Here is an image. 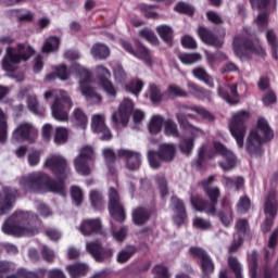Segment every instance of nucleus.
<instances>
[{
  "instance_id": "nucleus-34",
  "label": "nucleus",
  "mask_w": 278,
  "mask_h": 278,
  "mask_svg": "<svg viewBox=\"0 0 278 278\" xmlns=\"http://www.w3.org/2000/svg\"><path fill=\"white\" fill-rule=\"evenodd\" d=\"M91 55L94 60H108L110 48L103 43H96L91 48Z\"/></svg>"
},
{
  "instance_id": "nucleus-30",
  "label": "nucleus",
  "mask_w": 278,
  "mask_h": 278,
  "mask_svg": "<svg viewBox=\"0 0 278 278\" xmlns=\"http://www.w3.org/2000/svg\"><path fill=\"white\" fill-rule=\"evenodd\" d=\"M66 270L71 278H81L86 277L89 267L86 263H74L66 266Z\"/></svg>"
},
{
  "instance_id": "nucleus-64",
  "label": "nucleus",
  "mask_w": 278,
  "mask_h": 278,
  "mask_svg": "<svg viewBox=\"0 0 278 278\" xmlns=\"http://www.w3.org/2000/svg\"><path fill=\"white\" fill-rule=\"evenodd\" d=\"M40 151L33 150L28 153L27 162L29 166H38L40 164Z\"/></svg>"
},
{
  "instance_id": "nucleus-56",
  "label": "nucleus",
  "mask_w": 278,
  "mask_h": 278,
  "mask_svg": "<svg viewBox=\"0 0 278 278\" xmlns=\"http://www.w3.org/2000/svg\"><path fill=\"white\" fill-rule=\"evenodd\" d=\"M166 92L168 97L188 98V92L177 85H169Z\"/></svg>"
},
{
  "instance_id": "nucleus-3",
  "label": "nucleus",
  "mask_w": 278,
  "mask_h": 278,
  "mask_svg": "<svg viewBox=\"0 0 278 278\" xmlns=\"http://www.w3.org/2000/svg\"><path fill=\"white\" fill-rule=\"evenodd\" d=\"M275 134L268 125V122L264 118H258L257 127L252 129L245 140V151L254 157H261L264 155V142L273 140Z\"/></svg>"
},
{
  "instance_id": "nucleus-27",
  "label": "nucleus",
  "mask_w": 278,
  "mask_h": 278,
  "mask_svg": "<svg viewBox=\"0 0 278 278\" xmlns=\"http://www.w3.org/2000/svg\"><path fill=\"white\" fill-rule=\"evenodd\" d=\"M172 205L174 206V212L176 214L174 223L176 225H184L186 220V206H184V202L177 197H172Z\"/></svg>"
},
{
  "instance_id": "nucleus-38",
  "label": "nucleus",
  "mask_w": 278,
  "mask_h": 278,
  "mask_svg": "<svg viewBox=\"0 0 278 278\" xmlns=\"http://www.w3.org/2000/svg\"><path fill=\"white\" fill-rule=\"evenodd\" d=\"M75 170L79 175L88 176L92 172L90 165H88V159H81V156H76L74 160Z\"/></svg>"
},
{
  "instance_id": "nucleus-1",
  "label": "nucleus",
  "mask_w": 278,
  "mask_h": 278,
  "mask_svg": "<svg viewBox=\"0 0 278 278\" xmlns=\"http://www.w3.org/2000/svg\"><path fill=\"white\" fill-rule=\"evenodd\" d=\"M45 166L55 175L60 182L52 180L49 175L42 172H33L22 176L18 184L25 192H34L36 194H42L43 192H53L54 194H61L66 197V187L64 186V179L71 175V168L66 164V159L60 154H52L45 162Z\"/></svg>"
},
{
  "instance_id": "nucleus-42",
  "label": "nucleus",
  "mask_w": 278,
  "mask_h": 278,
  "mask_svg": "<svg viewBox=\"0 0 278 278\" xmlns=\"http://www.w3.org/2000/svg\"><path fill=\"white\" fill-rule=\"evenodd\" d=\"M267 42L271 49V55L274 58V60L278 59L277 55V49H278V42H277V35L275 34V30L273 29H267L265 33Z\"/></svg>"
},
{
  "instance_id": "nucleus-46",
  "label": "nucleus",
  "mask_w": 278,
  "mask_h": 278,
  "mask_svg": "<svg viewBox=\"0 0 278 278\" xmlns=\"http://www.w3.org/2000/svg\"><path fill=\"white\" fill-rule=\"evenodd\" d=\"M135 254L136 247L129 245L117 254V262L119 264H125V262H128L131 257H134Z\"/></svg>"
},
{
  "instance_id": "nucleus-21",
  "label": "nucleus",
  "mask_w": 278,
  "mask_h": 278,
  "mask_svg": "<svg viewBox=\"0 0 278 278\" xmlns=\"http://www.w3.org/2000/svg\"><path fill=\"white\" fill-rule=\"evenodd\" d=\"M117 157L126 159V168H128V170H138L140 164H142V156L140 153L131 150L119 149L117 151Z\"/></svg>"
},
{
  "instance_id": "nucleus-22",
  "label": "nucleus",
  "mask_w": 278,
  "mask_h": 278,
  "mask_svg": "<svg viewBox=\"0 0 278 278\" xmlns=\"http://www.w3.org/2000/svg\"><path fill=\"white\" fill-rule=\"evenodd\" d=\"M91 129L94 134H101L100 140H112V132L105 126V116L96 114L91 118Z\"/></svg>"
},
{
  "instance_id": "nucleus-5",
  "label": "nucleus",
  "mask_w": 278,
  "mask_h": 278,
  "mask_svg": "<svg viewBox=\"0 0 278 278\" xmlns=\"http://www.w3.org/2000/svg\"><path fill=\"white\" fill-rule=\"evenodd\" d=\"M34 55V48L30 46H24L20 43L17 49L12 47L7 48L5 55L2 59V68L7 73H14L16 65L21 64V61L27 62Z\"/></svg>"
},
{
  "instance_id": "nucleus-10",
  "label": "nucleus",
  "mask_w": 278,
  "mask_h": 278,
  "mask_svg": "<svg viewBox=\"0 0 278 278\" xmlns=\"http://www.w3.org/2000/svg\"><path fill=\"white\" fill-rule=\"evenodd\" d=\"M276 195L277 193L275 192V190H271L265 198L264 212L266 215V219L262 225V231L264 233H268V231H270V229L273 228V218L277 216L278 202Z\"/></svg>"
},
{
  "instance_id": "nucleus-16",
  "label": "nucleus",
  "mask_w": 278,
  "mask_h": 278,
  "mask_svg": "<svg viewBox=\"0 0 278 278\" xmlns=\"http://www.w3.org/2000/svg\"><path fill=\"white\" fill-rule=\"evenodd\" d=\"M134 112V101L129 98H125L118 108V112L112 114L113 123H121L122 125H127L129 123V117Z\"/></svg>"
},
{
  "instance_id": "nucleus-31",
  "label": "nucleus",
  "mask_w": 278,
  "mask_h": 278,
  "mask_svg": "<svg viewBox=\"0 0 278 278\" xmlns=\"http://www.w3.org/2000/svg\"><path fill=\"white\" fill-rule=\"evenodd\" d=\"M164 116L162 115H153L148 122V130L151 136H157L162 131V127H164Z\"/></svg>"
},
{
  "instance_id": "nucleus-11",
  "label": "nucleus",
  "mask_w": 278,
  "mask_h": 278,
  "mask_svg": "<svg viewBox=\"0 0 278 278\" xmlns=\"http://www.w3.org/2000/svg\"><path fill=\"white\" fill-rule=\"evenodd\" d=\"M213 147L216 151V153H219L222 157H224V161H220L218 163V166L224 170L225 173L229 170H233L236 168V164H238V159L236 157V154L227 147H225L223 143L216 141L213 143Z\"/></svg>"
},
{
  "instance_id": "nucleus-44",
  "label": "nucleus",
  "mask_w": 278,
  "mask_h": 278,
  "mask_svg": "<svg viewBox=\"0 0 278 278\" xmlns=\"http://www.w3.org/2000/svg\"><path fill=\"white\" fill-rule=\"evenodd\" d=\"M89 201L92 207H101V205L105 203L103 193L97 189H93L89 192Z\"/></svg>"
},
{
  "instance_id": "nucleus-4",
  "label": "nucleus",
  "mask_w": 278,
  "mask_h": 278,
  "mask_svg": "<svg viewBox=\"0 0 278 278\" xmlns=\"http://www.w3.org/2000/svg\"><path fill=\"white\" fill-rule=\"evenodd\" d=\"M43 97L45 99H51V97H54V101L51 104V113L55 121H60L61 123L68 121V112L66 110H71V108H73V100L66 91L49 90L45 92Z\"/></svg>"
},
{
  "instance_id": "nucleus-13",
  "label": "nucleus",
  "mask_w": 278,
  "mask_h": 278,
  "mask_svg": "<svg viewBox=\"0 0 278 278\" xmlns=\"http://www.w3.org/2000/svg\"><path fill=\"white\" fill-rule=\"evenodd\" d=\"M37 136L38 131L34 125L23 122L15 128L12 138L15 142H23L24 140H27V142H35Z\"/></svg>"
},
{
  "instance_id": "nucleus-2",
  "label": "nucleus",
  "mask_w": 278,
  "mask_h": 278,
  "mask_svg": "<svg viewBox=\"0 0 278 278\" xmlns=\"http://www.w3.org/2000/svg\"><path fill=\"white\" fill-rule=\"evenodd\" d=\"M31 225H40L38 216L23 211H16L2 225V231L7 236H36L38 227Z\"/></svg>"
},
{
  "instance_id": "nucleus-26",
  "label": "nucleus",
  "mask_w": 278,
  "mask_h": 278,
  "mask_svg": "<svg viewBox=\"0 0 278 278\" xmlns=\"http://www.w3.org/2000/svg\"><path fill=\"white\" fill-rule=\"evenodd\" d=\"M197 34L205 45H210L211 47H223V40L216 38V36H214L210 29L200 26Z\"/></svg>"
},
{
  "instance_id": "nucleus-37",
  "label": "nucleus",
  "mask_w": 278,
  "mask_h": 278,
  "mask_svg": "<svg viewBox=\"0 0 278 278\" xmlns=\"http://www.w3.org/2000/svg\"><path fill=\"white\" fill-rule=\"evenodd\" d=\"M72 121L75 123V125H78L83 129H85V127H87L88 125V116L80 108H76L73 110Z\"/></svg>"
},
{
  "instance_id": "nucleus-52",
  "label": "nucleus",
  "mask_w": 278,
  "mask_h": 278,
  "mask_svg": "<svg viewBox=\"0 0 278 278\" xmlns=\"http://www.w3.org/2000/svg\"><path fill=\"white\" fill-rule=\"evenodd\" d=\"M178 58L182 64H197V62H200L201 55L199 53H180L178 54Z\"/></svg>"
},
{
  "instance_id": "nucleus-47",
  "label": "nucleus",
  "mask_w": 278,
  "mask_h": 278,
  "mask_svg": "<svg viewBox=\"0 0 278 278\" xmlns=\"http://www.w3.org/2000/svg\"><path fill=\"white\" fill-rule=\"evenodd\" d=\"M200 263L203 273L202 278H210L207 277V275H212V273H214V262L212 261L210 255H207L206 257L202 258Z\"/></svg>"
},
{
  "instance_id": "nucleus-17",
  "label": "nucleus",
  "mask_w": 278,
  "mask_h": 278,
  "mask_svg": "<svg viewBox=\"0 0 278 278\" xmlns=\"http://www.w3.org/2000/svg\"><path fill=\"white\" fill-rule=\"evenodd\" d=\"M86 251L89 253L96 262H105L114 255L112 249H103L99 241H90L86 243Z\"/></svg>"
},
{
  "instance_id": "nucleus-51",
  "label": "nucleus",
  "mask_w": 278,
  "mask_h": 278,
  "mask_svg": "<svg viewBox=\"0 0 278 278\" xmlns=\"http://www.w3.org/2000/svg\"><path fill=\"white\" fill-rule=\"evenodd\" d=\"M249 264H250V277L251 278H260V274L257 273V252L252 251L249 255Z\"/></svg>"
},
{
  "instance_id": "nucleus-15",
  "label": "nucleus",
  "mask_w": 278,
  "mask_h": 278,
  "mask_svg": "<svg viewBox=\"0 0 278 278\" xmlns=\"http://www.w3.org/2000/svg\"><path fill=\"white\" fill-rule=\"evenodd\" d=\"M18 199V190L10 187H5L0 194V216H4L8 212L14 207V201Z\"/></svg>"
},
{
  "instance_id": "nucleus-50",
  "label": "nucleus",
  "mask_w": 278,
  "mask_h": 278,
  "mask_svg": "<svg viewBox=\"0 0 278 278\" xmlns=\"http://www.w3.org/2000/svg\"><path fill=\"white\" fill-rule=\"evenodd\" d=\"M223 185L226 188H233L236 187V190H240V188H242V186H244V178L242 177H237L235 180L233 178H229L227 176L223 177Z\"/></svg>"
},
{
  "instance_id": "nucleus-41",
  "label": "nucleus",
  "mask_w": 278,
  "mask_h": 278,
  "mask_svg": "<svg viewBox=\"0 0 278 278\" xmlns=\"http://www.w3.org/2000/svg\"><path fill=\"white\" fill-rule=\"evenodd\" d=\"M156 33L166 42V45H173V28L168 25H161L156 27Z\"/></svg>"
},
{
  "instance_id": "nucleus-28",
  "label": "nucleus",
  "mask_w": 278,
  "mask_h": 278,
  "mask_svg": "<svg viewBox=\"0 0 278 278\" xmlns=\"http://www.w3.org/2000/svg\"><path fill=\"white\" fill-rule=\"evenodd\" d=\"M151 218V211L144 206H138L132 211V223L139 227L146 225Z\"/></svg>"
},
{
  "instance_id": "nucleus-60",
  "label": "nucleus",
  "mask_w": 278,
  "mask_h": 278,
  "mask_svg": "<svg viewBox=\"0 0 278 278\" xmlns=\"http://www.w3.org/2000/svg\"><path fill=\"white\" fill-rule=\"evenodd\" d=\"M71 194L75 205H81V201H84V191H81V188L77 186L72 187Z\"/></svg>"
},
{
  "instance_id": "nucleus-29",
  "label": "nucleus",
  "mask_w": 278,
  "mask_h": 278,
  "mask_svg": "<svg viewBox=\"0 0 278 278\" xmlns=\"http://www.w3.org/2000/svg\"><path fill=\"white\" fill-rule=\"evenodd\" d=\"M228 266H229L230 270L233 273L235 278H244L242 276V264H240L238 258H236L233 256H229L228 257ZM218 278H229V277H227V270H222L219 273Z\"/></svg>"
},
{
  "instance_id": "nucleus-58",
  "label": "nucleus",
  "mask_w": 278,
  "mask_h": 278,
  "mask_svg": "<svg viewBox=\"0 0 278 278\" xmlns=\"http://www.w3.org/2000/svg\"><path fill=\"white\" fill-rule=\"evenodd\" d=\"M236 229H237V232L235 236H237V238H243L247 231H249V222H247V219L237 220Z\"/></svg>"
},
{
  "instance_id": "nucleus-55",
  "label": "nucleus",
  "mask_w": 278,
  "mask_h": 278,
  "mask_svg": "<svg viewBox=\"0 0 278 278\" xmlns=\"http://www.w3.org/2000/svg\"><path fill=\"white\" fill-rule=\"evenodd\" d=\"M250 207L251 200L247 195L241 197L237 203V212H239V214H247Z\"/></svg>"
},
{
  "instance_id": "nucleus-24",
  "label": "nucleus",
  "mask_w": 278,
  "mask_h": 278,
  "mask_svg": "<svg viewBox=\"0 0 278 278\" xmlns=\"http://www.w3.org/2000/svg\"><path fill=\"white\" fill-rule=\"evenodd\" d=\"M122 46L127 51V53H130V55H134L135 58H139V60H143L144 63L148 66H151L153 64V59H151V52H149V49L146 47L139 48V53L134 50V47L130 46L127 41H122Z\"/></svg>"
},
{
  "instance_id": "nucleus-6",
  "label": "nucleus",
  "mask_w": 278,
  "mask_h": 278,
  "mask_svg": "<svg viewBox=\"0 0 278 278\" xmlns=\"http://www.w3.org/2000/svg\"><path fill=\"white\" fill-rule=\"evenodd\" d=\"M71 72L75 73L76 77L79 79V91L86 101L89 103H101V94L90 86V71L81 66L79 63H74L71 66Z\"/></svg>"
},
{
  "instance_id": "nucleus-19",
  "label": "nucleus",
  "mask_w": 278,
  "mask_h": 278,
  "mask_svg": "<svg viewBox=\"0 0 278 278\" xmlns=\"http://www.w3.org/2000/svg\"><path fill=\"white\" fill-rule=\"evenodd\" d=\"M78 231H80V233L87 238L97 236V233L105 236V231H103V225H101V219L99 218L84 219L78 227Z\"/></svg>"
},
{
  "instance_id": "nucleus-61",
  "label": "nucleus",
  "mask_w": 278,
  "mask_h": 278,
  "mask_svg": "<svg viewBox=\"0 0 278 278\" xmlns=\"http://www.w3.org/2000/svg\"><path fill=\"white\" fill-rule=\"evenodd\" d=\"M150 99L152 103H160L162 101V90H160L157 85L150 86Z\"/></svg>"
},
{
  "instance_id": "nucleus-33",
  "label": "nucleus",
  "mask_w": 278,
  "mask_h": 278,
  "mask_svg": "<svg viewBox=\"0 0 278 278\" xmlns=\"http://www.w3.org/2000/svg\"><path fill=\"white\" fill-rule=\"evenodd\" d=\"M187 88L189 90V94L197 97V99H212V91L203 89L194 83H188Z\"/></svg>"
},
{
  "instance_id": "nucleus-8",
  "label": "nucleus",
  "mask_w": 278,
  "mask_h": 278,
  "mask_svg": "<svg viewBox=\"0 0 278 278\" xmlns=\"http://www.w3.org/2000/svg\"><path fill=\"white\" fill-rule=\"evenodd\" d=\"M177 153V147L173 143H163L160 146L159 153L148 152V160L151 168H160V162H173Z\"/></svg>"
},
{
  "instance_id": "nucleus-36",
  "label": "nucleus",
  "mask_w": 278,
  "mask_h": 278,
  "mask_svg": "<svg viewBox=\"0 0 278 278\" xmlns=\"http://www.w3.org/2000/svg\"><path fill=\"white\" fill-rule=\"evenodd\" d=\"M164 134L168 138H181V132H179V127L177 123L172 118H167L164 122Z\"/></svg>"
},
{
  "instance_id": "nucleus-62",
  "label": "nucleus",
  "mask_w": 278,
  "mask_h": 278,
  "mask_svg": "<svg viewBox=\"0 0 278 278\" xmlns=\"http://www.w3.org/2000/svg\"><path fill=\"white\" fill-rule=\"evenodd\" d=\"M254 23L258 29H266L268 27V14L260 13L254 20Z\"/></svg>"
},
{
  "instance_id": "nucleus-63",
  "label": "nucleus",
  "mask_w": 278,
  "mask_h": 278,
  "mask_svg": "<svg viewBox=\"0 0 278 278\" xmlns=\"http://www.w3.org/2000/svg\"><path fill=\"white\" fill-rule=\"evenodd\" d=\"M128 233L129 228L127 226H122L118 230L113 231V238L116 242H123Z\"/></svg>"
},
{
  "instance_id": "nucleus-18",
  "label": "nucleus",
  "mask_w": 278,
  "mask_h": 278,
  "mask_svg": "<svg viewBox=\"0 0 278 278\" xmlns=\"http://www.w3.org/2000/svg\"><path fill=\"white\" fill-rule=\"evenodd\" d=\"M175 116L179 127L185 131H188V134L191 135V138L193 139V141H194V138L205 137V130L190 123V121H188V117L186 116V113L177 112Z\"/></svg>"
},
{
  "instance_id": "nucleus-7",
  "label": "nucleus",
  "mask_w": 278,
  "mask_h": 278,
  "mask_svg": "<svg viewBox=\"0 0 278 278\" xmlns=\"http://www.w3.org/2000/svg\"><path fill=\"white\" fill-rule=\"evenodd\" d=\"M251 114L249 111H239L232 114V117L228 124L229 131L235 138L239 149L244 148V136H247V122Z\"/></svg>"
},
{
  "instance_id": "nucleus-40",
  "label": "nucleus",
  "mask_w": 278,
  "mask_h": 278,
  "mask_svg": "<svg viewBox=\"0 0 278 278\" xmlns=\"http://www.w3.org/2000/svg\"><path fill=\"white\" fill-rule=\"evenodd\" d=\"M60 49V38L58 37H48L41 48L42 53H54Z\"/></svg>"
},
{
  "instance_id": "nucleus-54",
  "label": "nucleus",
  "mask_w": 278,
  "mask_h": 278,
  "mask_svg": "<svg viewBox=\"0 0 278 278\" xmlns=\"http://www.w3.org/2000/svg\"><path fill=\"white\" fill-rule=\"evenodd\" d=\"M144 84L142 83V80H132L130 84H128L126 86V90L127 92H131V94H135L136 97H138V94H140V92H142V88H143Z\"/></svg>"
},
{
  "instance_id": "nucleus-20",
  "label": "nucleus",
  "mask_w": 278,
  "mask_h": 278,
  "mask_svg": "<svg viewBox=\"0 0 278 278\" xmlns=\"http://www.w3.org/2000/svg\"><path fill=\"white\" fill-rule=\"evenodd\" d=\"M217 94L226 101V103H229V105H238L240 103V98L238 97V85H219L217 88Z\"/></svg>"
},
{
  "instance_id": "nucleus-57",
  "label": "nucleus",
  "mask_w": 278,
  "mask_h": 278,
  "mask_svg": "<svg viewBox=\"0 0 278 278\" xmlns=\"http://www.w3.org/2000/svg\"><path fill=\"white\" fill-rule=\"evenodd\" d=\"M152 273L154 278H170V274L168 273V267L162 264H157L153 267Z\"/></svg>"
},
{
  "instance_id": "nucleus-35",
  "label": "nucleus",
  "mask_w": 278,
  "mask_h": 278,
  "mask_svg": "<svg viewBox=\"0 0 278 278\" xmlns=\"http://www.w3.org/2000/svg\"><path fill=\"white\" fill-rule=\"evenodd\" d=\"M178 110V112H180L181 114H184L186 110H191V112H195V114H199L200 116H202V118H206L207 121L214 119V116H212V114L203 106H189L187 104H179Z\"/></svg>"
},
{
  "instance_id": "nucleus-39",
  "label": "nucleus",
  "mask_w": 278,
  "mask_h": 278,
  "mask_svg": "<svg viewBox=\"0 0 278 278\" xmlns=\"http://www.w3.org/2000/svg\"><path fill=\"white\" fill-rule=\"evenodd\" d=\"M193 77L197 79H200V81H204L206 86H210V88H214V79L203 67H195L192 71Z\"/></svg>"
},
{
  "instance_id": "nucleus-25",
  "label": "nucleus",
  "mask_w": 278,
  "mask_h": 278,
  "mask_svg": "<svg viewBox=\"0 0 278 278\" xmlns=\"http://www.w3.org/2000/svg\"><path fill=\"white\" fill-rule=\"evenodd\" d=\"M197 34L205 45H210L211 47H223V40L216 38V36H214L210 29L200 26Z\"/></svg>"
},
{
  "instance_id": "nucleus-43",
  "label": "nucleus",
  "mask_w": 278,
  "mask_h": 278,
  "mask_svg": "<svg viewBox=\"0 0 278 278\" xmlns=\"http://www.w3.org/2000/svg\"><path fill=\"white\" fill-rule=\"evenodd\" d=\"M278 230H274L269 237L267 248H265V260H270L275 255V247H277Z\"/></svg>"
},
{
  "instance_id": "nucleus-45",
  "label": "nucleus",
  "mask_w": 278,
  "mask_h": 278,
  "mask_svg": "<svg viewBox=\"0 0 278 278\" xmlns=\"http://www.w3.org/2000/svg\"><path fill=\"white\" fill-rule=\"evenodd\" d=\"M254 10H273L277 5V0H250Z\"/></svg>"
},
{
  "instance_id": "nucleus-9",
  "label": "nucleus",
  "mask_w": 278,
  "mask_h": 278,
  "mask_svg": "<svg viewBox=\"0 0 278 278\" xmlns=\"http://www.w3.org/2000/svg\"><path fill=\"white\" fill-rule=\"evenodd\" d=\"M235 54L238 58H244L249 53H257V55H264V48L261 46H254L251 40L244 36H236L232 41Z\"/></svg>"
},
{
  "instance_id": "nucleus-53",
  "label": "nucleus",
  "mask_w": 278,
  "mask_h": 278,
  "mask_svg": "<svg viewBox=\"0 0 278 278\" xmlns=\"http://www.w3.org/2000/svg\"><path fill=\"white\" fill-rule=\"evenodd\" d=\"M179 149L184 155H190L192 153V149H194V139L193 138H185L179 146Z\"/></svg>"
},
{
  "instance_id": "nucleus-14",
  "label": "nucleus",
  "mask_w": 278,
  "mask_h": 278,
  "mask_svg": "<svg viewBox=\"0 0 278 278\" xmlns=\"http://www.w3.org/2000/svg\"><path fill=\"white\" fill-rule=\"evenodd\" d=\"M96 71L98 73L99 84L100 86H102L106 96L110 99L116 98L117 90H116V87H114V85L112 84V81H110V77H111L110 70L103 65H100V66H97Z\"/></svg>"
},
{
  "instance_id": "nucleus-59",
  "label": "nucleus",
  "mask_w": 278,
  "mask_h": 278,
  "mask_svg": "<svg viewBox=\"0 0 278 278\" xmlns=\"http://www.w3.org/2000/svg\"><path fill=\"white\" fill-rule=\"evenodd\" d=\"M175 11L179 12L180 14H188L189 16L194 14V8L186 2H179L175 7Z\"/></svg>"
},
{
  "instance_id": "nucleus-49",
  "label": "nucleus",
  "mask_w": 278,
  "mask_h": 278,
  "mask_svg": "<svg viewBox=\"0 0 278 278\" xmlns=\"http://www.w3.org/2000/svg\"><path fill=\"white\" fill-rule=\"evenodd\" d=\"M8 116L4 114L3 110L0 109V142H5L8 140Z\"/></svg>"
},
{
  "instance_id": "nucleus-48",
  "label": "nucleus",
  "mask_w": 278,
  "mask_h": 278,
  "mask_svg": "<svg viewBox=\"0 0 278 278\" xmlns=\"http://www.w3.org/2000/svg\"><path fill=\"white\" fill-rule=\"evenodd\" d=\"M68 142V129L64 127H56L54 134L55 144H66Z\"/></svg>"
},
{
  "instance_id": "nucleus-12",
  "label": "nucleus",
  "mask_w": 278,
  "mask_h": 278,
  "mask_svg": "<svg viewBox=\"0 0 278 278\" xmlns=\"http://www.w3.org/2000/svg\"><path fill=\"white\" fill-rule=\"evenodd\" d=\"M109 212L118 223H123L125 220V208L123 207V202H121V195H118V191L111 187L109 190Z\"/></svg>"
},
{
  "instance_id": "nucleus-23",
  "label": "nucleus",
  "mask_w": 278,
  "mask_h": 278,
  "mask_svg": "<svg viewBox=\"0 0 278 278\" xmlns=\"http://www.w3.org/2000/svg\"><path fill=\"white\" fill-rule=\"evenodd\" d=\"M218 202H207L203 200L199 195H192L191 197V205L197 210V212H205L206 214H210L211 216H216V205Z\"/></svg>"
},
{
  "instance_id": "nucleus-32",
  "label": "nucleus",
  "mask_w": 278,
  "mask_h": 278,
  "mask_svg": "<svg viewBox=\"0 0 278 278\" xmlns=\"http://www.w3.org/2000/svg\"><path fill=\"white\" fill-rule=\"evenodd\" d=\"M217 217L224 227H229L233 223V211L229 204L223 202V208L218 211Z\"/></svg>"
}]
</instances>
